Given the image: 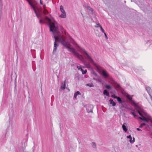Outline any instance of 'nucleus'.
I'll return each instance as SVG.
<instances>
[{
    "label": "nucleus",
    "instance_id": "0eeeda50",
    "mask_svg": "<svg viewBox=\"0 0 152 152\" xmlns=\"http://www.w3.org/2000/svg\"><path fill=\"white\" fill-rule=\"evenodd\" d=\"M145 89L151 98V96H152L151 94V88L149 86H145Z\"/></svg>",
    "mask_w": 152,
    "mask_h": 152
},
{
    "label": "nucleus",
    "instance_id": "ddd939ff",
    "mask_svg": "<svg viewBox=\"0 0 152 152\" xmlns=\"http://www.w3.org/2000/svg\"><path fill=\"white\" fill-rule=\"evenodd\" d=\"M2 0H0V15L2 13Z\"/></svg>",
    "mask_w": 152,
    "mask_h": 152
},
{
    "label": "nucleus",
    "instance_id": "c9c22d12",
    "mask_svg": "<svg viewBox=\"0 0 152 152\" xmlns=\"http://www.w3.org/2000/svg\"><path fill=\"white\" fill-rule=\"evenodd\" d=\"M137 130L138 131H142V130H141V129H140L139 128H137Z\"/></svg>",
    "mask_w": 152,
    "mask_h": 152
},
{
    "label": "nucleus",
    "instance_id": "5701e85b",
    "mask_svg": "<svg viewBox=\"0 0 152 152\" xmlns=\"http://www.w3.org/2000/svg\"><path fill=\"white\" fill-rule=\"evenodd\" d=\"M91 73L94 75L95 76H97V74L94 71H92L91 72Z\"/></svg>",
    "mask_w": 152,
    "mask_h": 152
},
{
    "label": "nucleus",
    "instance_id": "4c0bfd02",
    "mask_svg": "<svg viewBox=\"0 0 152 152\" xmlns=\"http://www.w3.org/2000/svg\"><path fill=\"white\" fill-rule=\"evenodd\" d=\"M133 140L132 141H133V143H134V141H135V138L134 137H133Z\"/></svg>",
    "mask_w": 152,
    "mask_h": 152
},
{
    "label": "nucleus",
    "instance_id": "473e14b6",
    "mask_svg": "<svg viewBox=\"0 0 152 152\" xmlns=\"http://www.w3.org/2000/svg\"><path fill=\"white\" fill-rule=\"evenodd\" d=\"M133 140H132V138H131V139H130V140H129V142H130V143H133V141H132Z\"/></svg>",
    "mask_w": 152,
    "mask_h": 152
},
{
    "label": "nucleus",
    "instance_id": "37998d69",
    "mask_svg": "<svg viewBox=\"0 0 152 152\" xmlns=\"http://www.w3.org/2000/svg\"><path fill=\"white\" fill-rule=\"evenodd\" d=\"M27 140H26V144H27Z\"/></svg>",
    "mask_w": 152,
    "mask_h": 152
},
{
    "label": "nucleus",
    "instance_id": "e433bc0d",
    "mask_svg": "<svg viewBox=\"0 0 152 152\" xmlns=\"http://www.w3.org/2000/svg\"><path fill=\"white\" fill-rule=\"evenodd\" d=\"M95 26L96 27H99V25H98V24H97Z\"/></svg>",
    "mask_w": 152,
    "mask_h": 152
},
{
    "label": "nucleus",
    "instance_id": "2eb2a0df",
    "mask_svg": "<svg viewBox=\"0 0 152 152\" xmlns=\"http://www.w3.org/2000/svg\"><path fill=\"white\" fill-rule=\"evenodd\" d=\"M103 94L107 96H109V93L106 90H104L103 91Z\"/></svg>",
    "mask_w": 152,
    "mask_h": 152
},
{
    "label": "nucleus",
    "instance_id": "423d86ee",
    "mask_svg": "<svg viewBox=\"0 0 152 152\" xmlns=\"http://www.w3.org/2000/svg\"><path fill=\"white\" fill-rule=\"evenodd\" d=\"M94 107L91 104L89 105L87 107L86 110L88 113H93V109Z\"/></svg>",
    "mask_w": 152,
    "mask_h": 152
},
{
    "label": "nucleus",
    "instance_id": "412c9836",
    "mask_svg": "<svg viewBox=\"0 0 152 152\" xmlns=\"http://www.w3.org/2000/svg\"><path fill=\"white\" fill-rule=\"evenodd\" d=\"M86 86H88L90 87H93L94 86V85L92 83H88L86 84Z\"/></svg>",
    "mask_w": 152,
    "mask_h": 152
},
{
    "label": "nucleus",
    "instance_id": "c756f323",
    "mask_svg": "<svg viewBox=\"0 0 152 152\" xmlns=\"http://www.w3.org/2000/svg\"><path fill=\"white\" fill-rule=\"evenodd\" d=\"M131 113L132 115H133L134 118H135L136 117V115H135V114L134 113V112H132Z\"/></svg>",
    "mask_w": 152,
    "mask_h": 152
},
{
    "label": "nucleus",
    "instance_id": "c03bdc74",
    "mask_svg": "<svg viewBox=\"0 0 152 152\" xmlns=\"http://www.w3.org/2000/svg\"><path fill=\"white\" fill-rule=\"evenodd\" d=\"M34 150V148H33V151Z\"/></svg>",
    "mask_w": 152,
    "mask_h": 152
},
{
    "label": "nucleus",
    "instance_id": "393cba45",
    "mask_svg": "<svg viewBox=\"0 0 152 152\" xmlns=\"http://www.w3.org/2000/svg\"><path fill=\"white\" fill-rule=\"evenodd\" d=\"M77 68L79 70H80V71H83V69H82V68L80 66H77Z\"/></svg>",
    "mask_w": 152,
    "mask_h": 152
},
{
    "label": "nucleus",
    "instance_id": "1a4fd4ad",
    "mask_svg": "<svg viewBox=\"0 0 152 152\" xmlns=\"http://www.w3.org/2000/svg\"><path fill=\"white\" fill-rule=\"evenodd\" d=\"M126 124L125 123H124L122 126V127L123 130L125 132H126L127 131V129L126 127Z\"/></svg>",
    "mask_w": 152,
    "mask_h": 152
},
{
    "label": "nucleus",
    "instance_id": "39448f33",
    "mask_svg": "<svg viewBox=\"0 0 152 152\" xmlns=\"http://www.w3.org/2000/svg\"><path fill=\"white\" fill-rule=\"evenodd\" d=\"M60 10L61 12V14L60 15V17L62 18H65L66 17V14L65 11L64 10V7L62 5L60 6Z\"/></svg>",
    "mask_w": 152,
    "mask_h": 152
},
{
    "label": "nucleus",
    "instance_id": "4be33fe9",
    "mask_svg": "<svg viewBox=\"0 0 152 152\" xmlns=\"http://www.w3.org/2000/svg\"><path fill=\"white\" fill-rule=\"evenodd\" d=\"M115 86L117 88H121V86L120 85L117 83L115 84Z\"/></svg>",
    "mask_w": 152,
    "mask_h": 152
},
{
    "label": "nucleus",
    "instance_id": "cd10ccee",
    "mask_svg": "<svg viewBox=\"0 0 152 152\" xmlns=\"http://www.w3.org/2000/svg\"><path fill=\"white\" fill-rule=\"evenodd\" d=\"M92 145L94 148H95L96 147V144L94 142L92 143Z\"/></svg>",
    "mask_w": 152,
    "mask_h": 152
},
{
    "label": "nucleus",
    "instance_id": "9d476101",
    "mask_svg": "<svg viewBox=\"0 0 152 152\" xmlns=\"http://www.w3.org/2000/svg\"><path fill=\"white\" fill-rule=\"evenodd\" d=\"M86 10L88 11H89L90 12V13L92 15L93 14V10L90 7L88 6L86 8Z\"/></svg>",
    "mask_w": 152,
    "mask_h": 152
},
{
    "label": "nucleus",
    "instance_id": "6e6552de",
    "mask_svg": "<svg viewBox=\"0 0 152 152\" xmlns=\"http://www.w3.org/2000/svg\"><path fill=\"white\" fill-rule=\"evenodd\" d=\"M66 80L64 82H62L61 85V89L64 90L65 89L66 87Z\"/></svg>",
    "mask_w": 152,
    "mask_h": 152
},
{
    "label": "nucleus",
    "instance_id": "4468645a",
    "mask_svg": "<svg viewBox=\"0 0 152 152\" xmlns=\"http://www.w3.org/2000/svg\"><path fill=\"white\" fill-rule=\"evenodd\" d=\"M80 94H81L80 92L79 91H77L75 93L74 97L75 98H76L77 95Z\"/></svg>",
    "mask_w": 152,
    "mask_h": 152
},
{
    "label": "nucleus",
    "instance_id": "6ab92c4d",
    "mask_svg": "<svg viewBox=\"0 0 152 152\" xmlns=\"http://www.w3.org/2000/svg\"><path fill=\"white\" fill-rule=\"evenodd\" d=\"M105 87L107 89L109 90L111 89L112 88L111 86L109 85H106L105 86Z\"/></svg>",
    "mask_w": 152,
    "mask_h": 152
},
{
    "label": "nucleus",
    "instance_id": "f257e3e1",
    "mask_svg": "<svg viewBox=\"0 0 152 152\" xmlns=\"http://www.w3.org/2000/svg\"><path fill=\"white\" fill-rule=\"evenodd\" d=\"M45 20L47 21L49 23L50 31L54 34L53 37L55 39V42L54 44L53 53H54L56 52L57 48L58 46V43L60 42L69 51L72 53L75 56L77 57L82 61L86 67L88 68H91V66L90 63L88 62L86 60L84 59L82 55L78 53L75 51V49L71 47V45L68 40L66 39L62 35H60L56 36L55 35V33H58L56 26L57 23V22H52L51 21V19L47 16L45 17Z\"/></svg>",
    "mask_w": 152,
    "mask_h": 152
},
{
    "label": "nucleus",
    "instance_id": "f03ea898",
    "mask_svg": "<svg viewBox=\"0 0 152 152\" xmlns=\"http://www.w3.org/2000/svg\"><path fill=\"white\" fill-rule=\"evenodd\" d=\"M78 47L80 49L79 51L81 54L85 53L86 55L87 58L95 66L96 68L97 71L98 72L101 73L103 76L105 78H107L109 77V75L107 72L106 71L103 69L101 66L95 63L91 57L89 55L84 48L79 46Z\"/></svg>",
    "mask_w": 152,
    "mask_h": 152
},
{
    "label": "nucleus",
    "instance_id": "ea45409f",
    "mask_svg": "<svg viewBox=\"0 0 152 152\" xmlns=\"http://www.w3.org/2000/svg\"><path fill=\"white\" fill-rule=\"evenodd\" d=\"M43 7H44V8H45V5H44L43 6Z\"/></svg>",
    "mask_w": 152,
    "mask_h": 152
},
{
    "label": "nucleus",
    "instance_id": "9b49d317",
    "mask_svg": "<svg viewBox=\"0 0 152 152\" xmlns=\"http://www.w3.org/2000/svg\"><path fill=\"white\" fill-rule=\"evenodd\" d=\"M116 99H117L118 101L120 103H124L125 102V101L124 100H122L121 98H120L118 96L117 98Z\"/></svg>",
    "mask_w": 152,
    "mask_h": 152
},
{
    "label": "nucleus",
    "instance_id": "b1692460",
    "mask_svg": "<svg viewBox=\"0 0 152 152\" xmlns=\"http://www.w3.org/2000/svg\"><path fill=\"white\" fill-rule=\"evenodd\" d=\"M23 84L24 86H26L27 87H28V83L27 82H23Z\"/></svg>",
    "mask_w": 152,
    "mask_h": 152
},
{
    "label": "nucleus",
    "instance_id": "7ed1b4c3",
    "mask_svg": "<svg viewBox=\"0 0 152 152\" xmlns=\"http://www.w3.org/2000/svg\"><path fill=\"white\" fill-rule=\"evenodd\" d=\"M137 111L141 117H139L140 119L146 122H150V126L152 127V117L146 113L145 111L140 107H137Z\"/></svg>",
    "mask_w": 152,
    "mask_h": 152
},
{
    "label": "nucleus",
    "instance_id": "72a5a7b5",
    "mask_svg": "<svg viewBox=\"0 0 152 152\" xmlns=\"http://www.w3.org/2000/svg\"><path fill=\"white\" fill-rule=\"evenodd\" d=\"M104 36H105V38L106 39H108V37H107V35L105 33H104Z\"/></svg>",
    "mask_w": 152,
    "mask_h": 152
},
{
    "label": "nucleus",
    "instance_id": "f8f14e48",
    "mask_svg": "<svg viewBox=\"0 0 152 152\" xmlns=\"http://www.w3.org/2000/svg\"><path fill=\"white\" fill-rule=\"evenodd\" d=\"M109 101L110 104H112L113 106H114L116 105V103L114 102L113 99H110Z\"/></svg>",
    "mask_w": 152,
    "mask_h": 152
},
{
    "label": "nucleus",
    "instance_id": "aec40b11",
    "mask_svg": "<svg viewBox=\"0 0 152 152\" xmlns=\"http://www.w3.org/2000/svg\"><path fill=\"white\" fill-rule=\"evenodd\" d=\"M43 13L45 15H47L48 13V11L45 9H44V10L43 12Z\"/></svg>",
    "mask_w": 152,
    "mask_h": 152
},
{
    "label": "nucleus",
    "instance_id": "79ce46f5",
    "mask_svg": "<svg viewBox=\"0 0 152 152\" xmlns=\"http://www.w3.org/2000/svg\"><path fill=\"white\" fill-rule=\"evenodd\" d=\"M93 79H94V80H96V79H95V78H93Z\"/></svg>",
    "mask_w": 152,
    "mask_h": 152
},
{
    "label": "nucleus",
    "instance_id": "2f4dec72",
    "mask_svg": "<svg viewBox=\"0 0 152 152\" xmlns=\"http://www.w3.org/2000/svg\"><path fill=\"white\" fill-rule=\"evenodd\" d=\"M127 137L128 138L130 139H131V138H132V137L131 136V135H129V136H127Z\"/></svg>",
    "mask_w": 152,
    "mask_h": 152
},
{
    "label": "nucleus",
    "instance_id": "20e7f679",
    "mask_svg": "<svg viewBox=\"0 0 152 152\" xmlns=\"http://www.w3.org/2000/svg\"><path fill=\"white\" fill-rule=\"evenodd\" d=\"M29 5H31L34 10L36 16L39 20V23H43L44 22L42 20V18L41 15L42 11L40 10L39 9H37V10H36L35 5L33 3H31V0H29Z\"/></svg>",
    "mask_w": 152,
    "mask_h": 152
},
{
    "label": "nucleus",
    "instance_id": "58836bf2",
    "mask_svg": "<svg viewBox=\"0 0 152 152\" xmlns=\"http://www.w3.org/2000/svg\"><path fill=\"white\" fill-rule=\"evenodd\" d=\"M40 4H42V1L41 0H40Z\"/></svg>",
    "mask_w": 152,
    "mask_h": 152
},
{
    "label": "nucleus",
    "instance_id": "c85d7f7f",
    "mask_svg": "<svg viewBox=\"0 0 152 152\" xmlns=\"http://www.w3.org/2000/svg\"><path fill=\"white\" fill-rule=\"evenodd\" d=\"M111 97L114 99H116L118 97L117 96H115V95L114 94L112 95Z\"/></svg>",
    "mask_w": 152,
    "mask_h": 152
},
{
    "label": "nucleus",
    "instance_id": "7c9ffc66",
    "mask_svg": "<svg viewBox=\"0 0 152 152\" xmlns=\"http://www.w3.org/2000/svg\"><path fill=\"white\" fill-rule=\"evenodd\" d=\"M128 98L129 99V100H130V101H131L132 100V97H131V96H130L129 97H128Z\"/></svg>",
    "mask_w": 152,
    "mask_h": 152
},
{
    "label": "nucleus",
    "instance_id": "bb28decb",
    "mask_svg": "<svg viewBox=\"0 0 152 152\" xmlns=\"http://www.w3.org/2000/svg\"><path fill=\"white\" fill-rule=\"evenodd\" d=\"M81 71L82 72V73L83 74H86L87 72V71L86 69L84 71L83 70V71Z\"/></svg>",
    "mask_w": 152,
    "mask_h": 152
},
{
    "label": "nucleus",
    "instance_id": "a878e982",
    "mask_svg": "<svg viewBox=\"0 0 152 152\" xmlns=\"http://www.w3.org/2000/svg\"><path fill=\"white\" fill-rule=\"evenodd\" d=\"M145 123H142L141 124L140 126H139L140 128H142L143 126H145Z\"/></svg>",
    "mask_w": 152,
    "mask_h": 152
},
{
    "label": "nucleus",
    "instance_id": "dca6fc26",
    "mask_svg": "<svg viewBox=\"0 0 152 152\" xmlns=\"http://www.w3.org/2000/svg\"><path fill=\"white\" fill-rule=\"evenodd\" d=\"M130 102L135 107H137V106L136 103L134 100H132Z\"/></svg>",
    "mask_w": 152,
    "mask_h": 152
},
{
    "label": "nucleus",
    "instance_id": "a19ab883",
    "mask_svg": "<svg viewBox=\"0 0 152 152\" xmlns=\"http://www.w3.org/2000/svg\"><path fill=\"white\" fill-rule=\"evenodd\" d=\"M26 0L28 2V0Z\"/></svg>",
    "mask_w": 152,
    "mask_h": 152
},
{
    "label": "nucleus",
    "instance_id": "f704fd0d",
    "mask_svg": "<svg viewBox=\"0 0 152 152\" xmlns=\"http://www.w3.org/2000/svg\"><path fill=\"white\" fill-rule=\"evenodd\" d=\"M102 81V80L100 78H99L98 79V81L100 83Z\"/></svg>",
    "mask_w": 152,
    "mask_h": 152
},
{
    "label": "nucleus",
    "instance_id": "f3484780",
    "mask_svg": "<svg viewBox=\"0 0 152 152\" xmlns=\"http://www.w3.org/2000/svg\"><path fill=\"white\" fill-rule=\"evenodd\" d=\"M123 103H121V105L119 106L120 109L122 110L124 107V104Z\"/></svg>",
    "mask_w": 152,
    "mask_h": 152
},
{
    "label": "nucleus",
    "instance_id": "a211bd4d",
    "mask_svg": "<svg viewBox=\"0 0 152 152\" xmlns=\"http://www.w3.org/2000/svg\"><path fill=\"white\" fill-rule=\"evenodd\" d=\"M98 25H99V27H100V28L101 30V31L103 33H105L104 29L103 28L102 26L100 25L99 23H98Z\"/></svg>",
    "mask_w": 152,
    "mask_h": 152
}]
</instances>
